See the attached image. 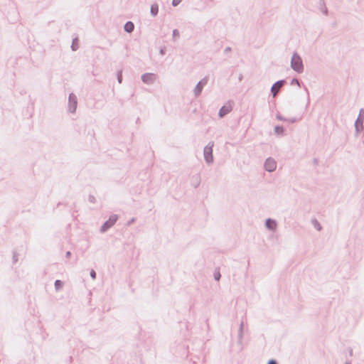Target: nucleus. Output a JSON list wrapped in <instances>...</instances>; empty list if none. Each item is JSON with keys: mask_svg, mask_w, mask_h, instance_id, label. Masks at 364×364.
I'll list each match as a JSON object with an SVG mask.
<instances>
[{"mask_svg": "<svg viewBox=\"0 0 364 364\" xmlns=\"http://www.w3.org/2000/svg\"><path fill=\"white\" fill-rule=\"evenodd\" d=\"M291 68L297 73H302L304 72V63L301 57L297 52H294L291 59Z\"/></svg>", "mask_w": 364, "mask_h": 364, "instance_id": "nucleus-1", "label": "nucleus"}, {"mask_svg": "<svg viewBox=\"0 0 364 364\" xmlns=\"http://www.w3.org/2000/svg\"><path fill=\"white\" fill-rule=\"evenodd\" d=\"M214 146V142L210 141L208 145L204 147L203 155L204 159L208 164H211L214 161V157L213 154V148Z\"/></svg>", "mask_w": 364, "mask_h": 364, "instance_id": "nucleus-2", "label": "nucleus"}, {"mask_svg": "<svg viewBox=\"0 0 364 364\" xmlns=\"http://www.w3.org/2000/svg\"><path fill=\"white\" fill-rule=\"evenodd\" d=\"M119 217L116 214L111 215L107 220H106L100 228V232L104 233L109 230L117 221Z\"/></svg>", "mask_w": 364, "mask_h": 364, "instance_id": "nucleus-3", "label": "nucleus"}, {"mask_svg": "<svg viewBox=\"0 0 364 364\" xmlns=\"http://www.w3.org/2000/svg\"><path fill=\"white\" fill-rule=\"evenodd\" d=\"M363 122H364V109H360V112H359V114H358V116L355 122V124H354L355 132L357 134L364 129Z\"/></svg>", "mask_w": 364, "mask_h": 364, "instance_id": "nucleus-4", "label": "nucleus"}, {"mask_svg": "<svg viewBox=\"0 0 364 364\" xmlns=\"http://www.w3.org/2000/svg\"><path fill=\"white\" fill-rule=\"evenodd\" d=\"M208 76H205L202 80H200L197 83L196 86L193 90L194 95L196 97H198L201 95L203 87L208 84Z\"/></svg>", "mask_w": 364, "mask_h": 364, "instance_id": "nucleus-5", "label": "nucleus"}, {"mask_svg": "<svg viewBox=\"0 0 364 364\" xmlns=\"http://www.w3.org/2000/svg\"><path fill=\"white\" fill-rule=\"evenodd\" d=\"M77 106V96L71 92L68 96V112L70 113H75Z\"/></svg>", "mask_w": 364, "mask_h": 364, "instance_id": "nucleus-6", "label": "nucleus"}, {"mask_svg": "<svg viewBox=\"0 0 364 364\" xmlns=\"http://www.w3.org/2000/svg\"><path fill=\"white\" fill-rule=\"evenodd\" d=\"M286 83V80L282 79L277 81L272 85L270 92L273 97H275L280 92L281 87Z\"/></svg>", "mask_w": 364, "mask_h": 364, "instance_id": "nucleus-7", "label": "nucleus"}, {"mask_svg": "<svg viewBox=\"0 0 364 364\" xmlns=\"http://www.w3.org/2000/svg\"><path fill=\"white\" fill-rule=\"evenodd\" d=\"M264 167L267 171L272 172L275 171L277 168V162L273 158L269 157L265 160Z\"/></svg>", "mask_w": 364, "mask_h": 364, "instance_id": "nucleus-8", "label": "nucleus"}, {"mask_svg": "<svg viewBox=\"0 0 364 364\" xmlns=\"http://www.w3.org/2000/svg\"><path fill=\"white\" fill-rule=\"evenodd\" d=\"M156 78V75L152 73H146L141 75V79L145 84L151 85L154 82Z\"/></svg>", "mask_w": 364, "mask_h": 364, "instance_id": "nucleus-9", "label": "nucleus"}, {"mask_svg": "<svg viewBox=\"0 0 364 364\" xmlns=\"http://www.w3.org/2000/svg\"><path fill=\"white\" fill-rule=\"evenodd\" d=\"M232 109V107L230 105H225L220 107L218 112V117L220 118H223L228 113H230Z\"/></svg>", "mask_w": 364, "mask_h": 364, "instance_id": "nucleus-10", "label": "nucleus"}, {"mask_svg": "<svg viewBox=\"0 0 364 364\" xmlns=\"http://www.w3.org/2000/svg\"><path fill=\"white\" fill-rule=\"evenodd\" d=\"M265 227L271 230V231H274L277 229V223L275 220L274 219H272V218H267L266 220H265Z\"/></svg>", "mask_w": 364, "mask_h": 364, "instance_id": "nucleus-11", "label": "nucleus"}, {"mask_svg": "<svg viewBox=\"0 0 364 364\" xmlns=\"http://www.w3.org/2000/svg\"><path fill=\"white\" fill-rule=\"evenodd\" d=\"M200 181L201 179L200 173H196L191 177V184L193 188H196L200 186Z\"/></svg>", "mask_w": 364, "mask_h": 364, "instance_id": "nucleus-12", "label": "nucleus"}, {"mask_svg": "<svg viewBox=\"0 0 364 364\" xmlns=\"http://www.w3.org/2000/svg\"><path fill=\"white\" fill-rule=\"evenodd\" d=\"M124 31L128 33H131L134 31V24L132 21H127L124 26Z\"/></svg>", "mask_w": 364, "mask_h": 364, "instance_id": "nucleus-13", "label": "nucleus"}, {"mask_svg": "<svg viewBox=\"0 0 364 364\" xmlns=\"http://www.w3.org/2000/svg\"><path fill=\"white\" fill-rule=\"evenodd\" d=\"M318 9H320V11L324 14V15H328V10L327 9V7L326 6V4H325V1L324 0H319V2H318Z\"/></svg>", "mask_w": 364, "mask_h": 364, "instance_id": "nucleus-14", "label": "nucleus"}, {"mask_svg": "<svg viewBox=\"0 0 364 364\" xmlns=\"http://www.w3.org/2000/svg\"><path fill=\"white\" fill-rule=\"evenodd\" d=\"M274 130V133L279 136H284L285 134V128L282 125H276Z\"/></svg>", "mask_w": 364, "mask_h": 364, "instance_id": "nucleus-15", "label": "nucleus"}, {"mask_svg": "<svg viewBox=\"0 0 364 364\" xmlns=\"http://www.w3.org/2000/svg\"><path fill=\"white\" fill-rule=\"evenodd\" d=\"M150 13L152 16H156L159 13V5L156 3L151 4Z\"/></svg>", "mask_w": 364, "mask_h": 364, "instance_id": "nucleus-16", "label": "nucleus"}, {"mask_svg": "<svg viewBox=\"0 0 364 364\" xmlns=\"http://www.w3.org/2000/svg\"><path fill=\"white\" fill-rule=\"evenodd\" d=\"M55 289L57 291L61 290L64 286V282L60 279H57L54 283Z\"/></svg>", "mask_w": 364, "mask_h": 364, "instance_id": "nucleus-17", "label": "nucleus"}, {"mask_svg": "<svg viewBox=\"0 0 364 364\" xmlns=\"http://www.w3.org/2000/svg\"><path fill=\"white\" fill-rule=\"evenodd\" d=\"M311 224L313 225V226L314 227V228L316 230H317L318 231H321V229H322V226L320 224V223L317 220L316 218H313L311 219Z\"/></svg>", "mask_w": 364, "mask_h": 364, "instance_id": "nucleus-18", "label": "nucleus"}, {"mask_svg": "<svg viewBox=\"0 0 364 364\" xmlns=\"http://www.w3.org/2000/svg\"><path fill=\"white\" fill-rule=\"evenodd\" d=\"M78 38H75L73 39L72 45H71V49L73 51H76L79 48V44H78Z\"/></svg>", "mask_w": 364, "mask_h": 364, "instance_id": "nucleus-19", "label": "nucleus"}, {"mask_svg": "<svg viewBox=\"0 0 364 364\" xmlns=\"http://www.w3.org/2000/svg\"><path fill=\"white\" fill-rule=\"evenodd\" d=\"M301 84H302V82H300V80H299L298 78H296V77H294V78H292V79H291V82H290V85H297V86H299V87H301Z\"/></svg>", "mask_w": 364, "mask_h": 364, "instance_id": "nucleus-20", "label": "nucleus"}, {"mask_svg": "<svg viewBox=\"0 0 364 364\" xmlns=\"http://www.w3.org/2000/svg\"><path fill=\"white\" fill-rule=\"evenodd\" d=\"M117 79L119 84H121L122 82L123 77H122V70H119L117 72Z\"/></svg>", "mask_w": 364, "mask_h": 364, "instance_id": "nucleus-21", "label": "nucleus"}, {"mask_svg": "<svg viewBox=\"0 0 364 364\" xmlns=\"http://www.w3.org/2000/svg\"><path fill=\"white\" fill-rule=\"evenodd\" d=\"M18 254L16 252V251L14 250L13 251V257H12L14 263H16L17 262V261H18Z\"/></svg>", "mask_w": 364, "mask_h": 364, "instance_id": "nucleus-22", "label": "nucleus"}, {"mask_svg": "<svg viewBox=\"0 0 364 364\" xmlns=\"http://www.w3.org/2000/svg\"><path fill=\"white\" fill-rule=\"evenodd\" d=\"M213 276L216 281H219L221 277V274L219 271H215Z\"/></svg>", "mask_w": 364, "mask_h": 364, "instance_id": "nucleus-23", "label": "nucleus"}, {"mask_svg": "<svg viewBox=\"0 0 364 364\" xmlns=\"http://www.w3.org/2000/svg\"><path fill=\"white\" fill-rule=\"evenodd\" d=\"M179 31L178 29H173V33H172V36H173V38L175 39L178 37H179Z\"/></svg>", "mask_w": 364, "mask_h": 364, "instance_id": "nucleus-24", "label": "nucleus"}, {"mask_svg": "<svg viewBox=\"0 0 364 364\" xmlns=\"http://www.w3.org/2000/svg\"><path fill=\"white\" fill-rule=\"evenodd\" d=\"M303 85V87L304 89V90L306 92V94H307V104H309L310 102V98H309V90L308 88L306 87V85H304L303 83L301 84Z\"/></svg>", "mask_w": 364, "mask_h": 364, "instance_id": "nucleus-25", "label": "nucleus"}, {"mask_svg": "<svg viewBox=\"0 0 364 364\" xmlns=\"http://www.w3.org/2000/svg\"><path fill=\"white\" fill-rule=\"evenodd\" d=\"M276 117L278 120L279 121H282V122H287V119L284 117L282 115H281L280 114H277L276 115Z\"/></svg>", "mask_w": 364, "mask_h": 364, "instance_id": "nucleus-26", "label": "nucleus"}, {"mask_svg": "<svg viewBox=\"0 0 364 364\" xmlns=\"http://www.w3.org/2000/svg\"><path fill=\"white\" fill-rule=\"evenodd\" d=\"M90 277L95 280L97 277V273L94 270V269H91L90 272Z\"/></svg>", "mask_w": 364, "mask_h": 364, "instance_id": "nucleus-27", "label": "nucleus"}, {"mask_svg": "<svg viewBox=\"0 0 364 364\" xmlns=\"http://www.w3.org/2000/svg\"><path fill=\"white\" fill-rule=\"evenodd\" d=\"M183 0H172L171 4L173 6H177Z\"/></svg>", "mask_w": 364, "mask_h": 364, "instance_id": "nucleus-28", "label": "nucleus"}, {"mask_svg": "<svg viewBox=\"0 0 364 364\" xmlns=\"http://www.w3.org/2000/svg\"><path fill=\"white\" fill-rule=\"evenodd\" d=\"M88 200H89V202H90L92 203H95L96 202V199H95V196L92 195H89Z\"/></svg>", "mask_w": 364, "mask_h": 364, "instance_id": "nucleus-29", "label": "nucleus"}, {"mask_svg": "<svg viewBox=\"0 0 364 364\" xmlns=\"http://www.w3.org/2000/svg\"><path fill=\"white\" fill-rule=\"evenodd\" d=\"M296 121H297L296 118L293 117V118H291V119H287V122H289L290 123H295Z\"/></svg>", "mask_w": 364, "mask_h": 364, "instance_id": "nucleus-30", "label": "nucleus"}, {"mask_svg": "<svg viewBox=\"0 0 364 364\" xmlns=\"http://www.w3.org/2000/svg\"><path fill=\"white\" fill-rule=\"evenodd\" d=\"M232 50V48L230 47H227L224 50V53L227 54L228 53L230 52Z\"/></svg>", "mask_w": 364, "mask_h": 364, "instance_id": "nucleus-31", "label": "nucleus"}, {"mask_svg": "<svg viewBox=\"0 0 364 364\" xmlns=\"http://www.w3.org/2000/svg\"><path fill=\"white\" fill-rule=\"evenodd\" d=\"M165 53H166V48L165 47H164V48L160 49V54L161 55H165Z\"/></svg>", "mask_w": 364, "mask_h": 364, "instance_id": "nucleus-32", "label": "nucleus"}, {"mask_svg": "<svg viewBox=\"0 0 364 364\" xmlns=\"http://www.w3.org/2000/svg\"><path fill=\"white\" fill-rule=\"evenodd\" d=\"M135 221V218H132L130 220L128 221L127 225H130L131 224L134 223Z\"/></svg>", "mask_w": 364, "mask_h": 364, "instance_id": "nucleus-33", "label": "nucleus"}, {"mask_svg": "<svg viewBox=\"0 0 364 364\" xmlns=\"http://www.w3.org/2000/svg\"><path fill=\"white\" fill-rule=\"evenodd\" d=\"M71 255H72V253H71V252H70V251H68V252H66L65 257H66L67 258H70V257H71Z\"/></svg>", "mask_w": 364, "mask_h": 364, "instance_id": "nucleus-34", "label": "nucleus"}, {"mask_svg": "<svg viewBox=\"0 0 364 364\" xmlns=\"http://www.w3.org/2000/svg\"><path fill=\"white\" fill-rule=\"evenodd\" d=\"M313 162H314V164L317 165L318 164V159H316V158L314 159Z\"/></svg>", "mask_w": 364, "mask_h": 364, "instance_id": "nucleus-35", "label": "nucleus"}, {"mask_svg": "<svg viewBox=\"0 0 364 364\" xmlns=\"http://www.w3.org/2000/svg\"><path fill=\"white\" fill-rule=\"evenodd\" d=\"M242 79H243V75H242V74H240V75H239L238 80H239L240 81H242Z\"/></svg>", "mask_w": 364, "mask_h": 364, "instance_id": "nucleus-36", "label": "nucleus"}, {"mask_svg": "<svg viewBox=\"0 0 364 364\" xmlns=\"http://www.w3.org/2000/svg\"><path fill=\"white\" fill-rule=\"evenodd\" d=\"M268 364H277V363L274 360H272L269 361Z\"/></svg>", "mask_w": 364, "mask_h": 364, "instance_id": "nucleus-37", "label": "nucleus"}, {"mask_svg": "<svg viewBox=\"0 0 364 364\" xmlns=\"http://www.w3.org/2000/svg\"><path fill=\"white\" fill-rule=\"evenodd\" d=\"M61 204H62V203H61L60 202H59V203H58V205H58V206H60V205H61Z\"/></svg>", "mask_w": 364, "mask_h": 364, "instance_id": "nucleus-38", "label": "nucleus"}]
</instances>
